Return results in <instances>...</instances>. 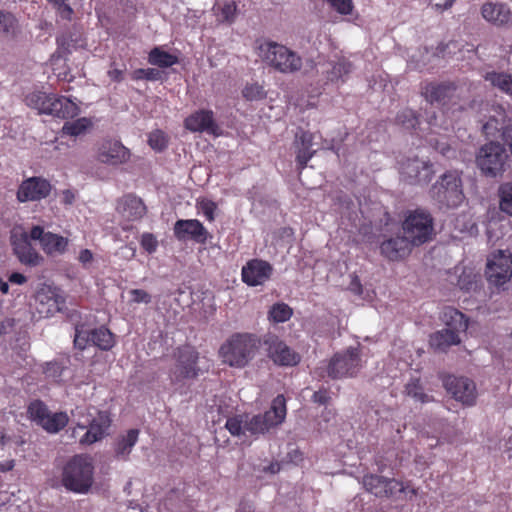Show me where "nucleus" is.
<instances>
[{"mask_svg": "<svg viewBox=\"0 0 512 512\" xmlns=\"http://www.w3.org/2000/svg\"><path fill=\"white\" fill-rule=\"evenodd\" d=\"M261 344V338L254 333L236 332L220 346L218 354L222 363L242 369L254 359Z\"/></svg>", "mask_w": 512, "mask_h": 512, "instance_id": "f257e3e1", "label": "nucleus"}, {"mask_svg": "<svg viewBox=\"0 0 512 512\" xmlns=\"http://www.w3.org/2000/svg\"><path fill=\"white\" fill-rule=\"evenodd\" d=\"M421 95L431 105H436L444 113L461 112L460 88L453 81H426L421 83Z\"/></svg>", "mask_w": 512, "mask_h": 512, "instance_id": "f03ea898", "label": "nucleus"}, {"mask_svg": "<svg viewBox=\"0 0 512 512\" xmlns=\"http://www.w3.org/2000/svg\"><path fill=\"white\" fill-rule=\"evenodd\" d=\"M94 481V464L91 456L78 454L64 466L62 472L63 486L75 493H86Z\"/></svg>", "mask_w": 512, "mask_h": 512, "instance_id": "7ed1b4c3", "label": "nucleus"}, {"mask_svg": "<svg viewBox=\"0 0 512 512\" xmlns=\"http://www.w3.org/2000/svg\"><path fill=\"white\" fill-rule=\"evenodd\" d=\"M364 489L378 498L402 499L411 501L418 494V489L410 481L403 482L368 473L362 477Z\"/></svg>", "mask_w": 512, "mask_h": 512, "instance_id": "20e7f679", "label": "nucleus"}, {"mask_svg": "<svg viewBox=\"0 0 512 512\" xmlns=\"http://www.w3.org/2000/svg\"><path fill=\"white\" fill-rule=\"evenodd\" d=\"M26 104L38 110L39 114H47L60 119L74 118L80 113V108L65 96H58L43 91H33L25 98Z\"/></svg>", "mask_w": 512, "mask_h": 512, "instance_id": "39448f33", "label": "nucleus"}, {"mask_svg": "<svg viewBox=\"0 0 512 512\" xmlns=\"http://www.w3.org/2000/svg\"><path fill=\"white\" fill-rule=\"evenodd\" d=\"M475 163L486 177H501L510 167L505 146L497 141L482 145L476 152Z\"/></svg>", "mask_w": 512, "mask_h": 512, "instance_id": "423d86ee", "label": "nucleus"}, {"mask_svg": "<svg viewBox=\"0 0 512 512\" xmlns=\"http://www.w3.org/2000/svg\"><path fill=\"white\" fill-rule=\"evenodd\" d=\"M259 56L270 67L280 73H295L302 68V58L288 47L273 41L259 46Z\"/></svg>", "mask_w": 512, "mask_h": 512, "instance_id": "0eeeda50", "label": "nucleus"}, {"mask_svg": "<svg viewBox=\"0 0 512 512\" xmlns=\"http://www.w3.org/2000/svg\"><path fill=\"white\" fill-rule=\"evenodd\" d=\"M199 358V352L190 344L176 347L173 351L174 365L169 372L171 383L177 385L186 380L196 379L201 373L198 366Z\"/></svg>", "mask_w": 512, "mask_h": 512, "instance_id": "6e6552de", "label": "nucleus"}, {"mask_svg": "<svg viewBox=\"0 0 512 512\" xmlns=\"http://www.w3.org/2000/svg\"><path fill=\"white\" fill-rule=\"evenodd\" d=\"M403 233L414 245L420 246L433 239L434 219L431 213L423 208L408 210L402 222Z\"/></svg>", "mask_w": 512, "mask_h": 512, "instance_id": "1a4fd4ad", "label": "nucleus"}, {"mask_svg": "<svg viewBox=\"0 0 512 512\" xmlns=\"http://www.w3.org/2000/svg\"><path fill=\"white\" fill-rule=\"evenodd\" d=\"M430 195L441 206L448 208L459 206L464 199L460 173L453 170L441 175L432 185Z\"/></svg>", "mask_w": 512, "mask_h": 512, "instance_id": "9d476101", "label": "nucleus"}, {"mask_svg": "<svg viewBox=\"0 0 512 512\" xmlns=\"http://www.w3.org/2000/svg\"><path fill=\"white\" fill-rule=\"evenodd\" d=\"M286 411L285 397L277 395L273 399L270 409L264 414L254 415L251 418L245 415V430L252 435L264 434L284 421Z\"/></svg>", "mask_w": 512, "mask_h": 512, "instance_id": "9b49d317", "label": "nucleus"}, {"mask_svg": "<svg viewBox=\"0 0 512 512\" xmlns=\"http://www.w3.org/2000/svg\"><path fill=\"white\" fill-rule=\"evenodd\" d=\"M60 292L63 290H36L29 301L32 319L37 321L67 311L66 299Z\"/></svg>", "mask_w": 512, "mask_h": 512, "instance_id": "f8f14e48", "label": "nucleus"}, {"mask_svg": "<svg viewBox=\"0 0 512 512\" xmlns=\"http://www.w3.org/2000/svg\"><path fill=\"white\" fill-rule=\"evenodd\" d=\"M362 368L360 350L358 347H349L338 352L328 362L326 372L331 379L354 377Z\"/></svg>", "mask_w": 512, "mask_h": 512, "instance_id": "ddd939ff", "label": "nucleus"}, {"mask_svg": "<svg viewBox=\"0 0 512 512\" xmlns=\"http://www.w3.org/2000/svg\"><path fill=\"white\" fill-rule=\"evenodd\" d=\"M262 343L266 346L268 358L277 366L293 367L301 361L300 354L274 334L266 335Z\"/></svg>", "mask_w": 512, "mask_h": 512, "instance_id": "4468645a", "label": "nucleus"}, {"mask_svg": "<svg viewBox=\"0 0 512 512\" xmlns=\"http://www.w3.org/2000/svg\"><path fill=\"white\" fill-rule=\"evenodd\" d=\"M485 276L489 284L504 285L512 276V254L498 250L487 261Z\"/></svg>", "mask_w": 512, "mask_h": 512, "instance_id": "2eb2a0df", "label": "nucleus"}, {"mask_svg": "<svg viewBox=\"0 0 512 512\" xmlns=\"http://www.w3.org/2000/svg\"><path fill=\"white\" fill-rule=\"evenodd\" d=\"M112 419L107 411H98L97 415L89 422L88 426L77 424L73 428V436H75L78 429L86 430L85 433L79 438V444L82 446H89L96 442L101 441L108 435L111 427Z\"/></svg>", "mask_w": 512, "mask_h": 512, "instance_id": "dca6fc26", "label": "nucleus"}, {"mask_svg": "<svg viewBox=\"0 0 512 512\" xmlns=\"http://www.w3.org/2000/svg\"><path fill=\"white\" fill-rule=\"evenodd\" d=\"M401 179L411 185L427 184L431 181L434 171L432 164L417 157L407 158L400 162Z\"/></svg>", "mask_w": 512, "mask_h": 512, "instance_id": "f3484780", "label": "nucleus"}, {"mask_svg": "<svg viewBox=\"0 0 512 512\" xmlns=\"http://www.w3.org/2000/svg\"><path fill=\"white\" fill-rule=\"evenodd\" d=\"M443 385L453 398L464 405L472 406L476 401V385L466 377L447 375L443 379Z\"/></svg>", "mask_w": 512, "mask_h": 512, "instance_id": "a211bd4d", "label": "nucleus"}, {"mask_svg": "<svg viewBox=\"0 0 512 512\" xmlns=\"http://www.w3.org/2000/svg\"><path fill=\"white\" fill-rule=\"evenodd\" d=\"M130 158V151L116 140H104L97 148V160L107 165H120Z\"/></svg>", "mask_w": 512, "mask_h": 512, "instance_id": "6ab92c4d", "label": "nucleus"}, {"mask_svg": "<svg viewBox=\"0 0 512 512\" xmlns=\"http://www.w3.org/2000/svg\"><path fill=\"white\" fill-rule=\"evenodd\" d=\"M52 186L42 177H31L21 183L17 191L20 202L39 201L49 196Z\"/></svg>", "mask_w": 512, "mask_h": 512, "instance_id": "aec40b11", "label": "nucleus"}, {"mask_svg": "<svg viewBox=\"0 0 512 512\" xmlns=\"http://www.w3.org/2000/svg\"><path fill=\"white\" fill-rule=\"evenodd\" d=\"M272 265L261 259H252L242 268V280L248 286L263 285L273 274Z\"/></svg>", "mask_w": 512, "mask_h": 512, "instance_id": "412c9836", "label": "nucleus"}, {"mask_svg": "<svg viewBox=\"0 0 512 512\" xmlns=\"http://www.w3.org/2000/svg\"><path fill=\"white\" fill-rule=\"evenodd\" d=\"M186 129L192 132H206L208 134L220 135V128L214 119V113L211 110L201 109L191 114L185 119Z\"/></svg>", "mask_w": 512, "mask_h": 512, "instance_id": "4be33fe9", "label": "nucleus"}, {"mask_svg": "<svg viewBox=\"0 0 512 512\" xmlns=\"http://www.w3.org/2000/svg\"><path fill=\"white\" fill-rule=\"evenodd\" d=\"M482 17L496 27L512 25V11L505 3L485 2L481 6Z\"/></svg>", "mask_w": 512, "mask_h": 512, "instance_id": "5701e85b", "label": "nucleus"}, {"mask_svg": "<svg viewBox=\"0 0 512 512\" xmlns=\"http://www.w3.org/2000/svg\"><path fill=\"white\" fill-rule=\"evenodd\" d=\"M174 234L178 240H186L188 238L197 243L204 244L208 238V231L199 220H178L174 225Z\"/></svg>", "mask_w": 512, "mask_h": 512, "instance_id": "b1692460", "label": "nucleus"}, {"mask_svg": "<svg viewBox=\"0 0 512 512\" xmlns=\"http://www.w3.org/2000/svg\"><path fill=\"white\" fill-rule=\"evenodd\" d=\"M314 135L309 131L299 129L295 135L294 146L296 149V162L299 170H303L308 161L317 152V147L314 143Z\"/></svg>", "mask_w": 512, "mask_h": 512, "instance_id": "393cba45", "label": "nucleus"}, {"mask_svg": "<svg viewBox=\"0 0 512 512\" xmlns=\"http://www.w3.org/2000/svg\"><path fill=\"white\" fill-rule=\"evenodd\" d=\"M140 430L132 428L125 433H120L113 442V456L118 461H128L130 454L138 442Z\"/></svg>", "mask_w": 512, "mask_h": 512, "instance_id": "a878e982", "label": "nucleus"}, {"mask_svg": "<svg viewBox=\"0 0 512 512\" xmlns=\"http://www.w3.org/2000/svg\"><path fill=\"white\" fill-rule=\"evenodd\" d=\"M413 246L415 245L403 233V236H396L383 241L380 249L385 257L395 261L409 255Z\"/></svg>", "mask_w": 512, "mask_h": 512, "instance_id": "bb28decb", "label": "nucleus"}, {"mask_svg": "<svg viewBox=\"0 0 512 512\" xmlns=\"http://www.w3.org/2000/svg\"><path fill=\"white\" fill-rule=\"evenodd\" d=\"M117 210L127 220H137L145 215L146 206L141 198L128 194L119 200Z\"/></svg>", "mask_w": 512, "mask_h": 512, "instance_id": "cd10ccee", "label": "nucleus"}, {"mask_svg": "<svg viewBox=\"0 0 512 512\" xmlns=\"http://www.w3.org/2000/svg\"><path fill=\"white\" fill-rule=\"evenodd\" d=\"M14 252L20 262L26 265L36 266L42 260V257L31 246L26 233L17 242H14Z\"/></svg>", "mask_w": 512, "mask_h": 512, "instance_id": "c85d7f7f", "label": "nucleus"}, {"mask_svg": "<svg viewBox=\"0 0 512 512\" xmlns=\"http://www.w3.org/2000/svg\"><path fill=\"white\" fill-rule=\"evenodd\" d=\"M509 120L507 118L505 109L500 106L493 107V114L489 116L488 121L483 124L482 130L486 136L495 137L498 132H503L508 125Z\"/></svg>", "mask_w": 512, "mask_h": 512, "instance_id": "c756f323", "label": "nucleus"}, {"mask_svg": "<svg viewBox=\"0 0 512 512\" xmlns=\"http://www.w3.org/2000/svg\"><path fill=\"white\" fill-rule=\"evenodd\" d=\"M461 339L458 333L452 329H442L430 336V346L439 352H446L451 346L460 344Z\"/></svg>", "mask_w": 512, "mask_h": 512, "instance_id": "7c9ffc66", "label": "nucleus"}, {"mask_svg": "<svg viewBox=\"0 0 512 512\" xmlns=\"http://www.w3.org/2000/svg\"><path fill=\"white\" fill-rule=\"evenodd\" d=\"M352 71V64L342 58L338 61H331L326 64V69L323 71V73L326 76L327 81L329 82H345L348 75Z\"/></svg>", "mask_w": 512, "mask_h": 512, "instance_id": "2f4dec72", "label": "nucleus"}, {"mask_svg": "<svg viewBox=\"0 0 512 512\" xmlns=\"http://www.w3.org/2000/svg\"><path fill=\"white\" fill-rule=\"evenodd\" d=\"M442 320L447 326L446 329H452L456 333L466 331L468 328V319L459 310L453 307H446L443 310Z\"/></svg>", "mask_w": 512, "mask_h": 512, "instance_id": "473e14b6", "label": "nucleus"}, {"mask_svg": "<svg viewBox=\"0 0 512 512\" xmlns=\"http://www.w3.org/2000/svg\"><path fill=\"white\" fill-rule=\"evenodd\" d=\"M484 79L494 88L512 97V74L490 71L484 75Z\"/></svg>", "mask_w": 512, "mask_h": 512, "instance_id": "72a5a7b5", "label": "nucleus"}, {"mask_svg": "<svg viewBox=\"0 0 512 512\" xmlns=\"http://www.w3.org/2000/svg\"><path fill=\"white\" fill-rule=\"evenodd\" d=\"M91 344L100 350L109 351L115 345V336L108 328L101 326L91 330Z\"/></svg>", "mask_w": 512, "mask_h": 512, "instance_id": "f704fd0d", "label": "nucleus"}, {"mask_svg": "<svg viewBox=\"0 0 512 512\" xmlns=\"http://www.w3.org/2000/svg\"><path fill=\"white\" fill-rule=\"evenodd\" d=\"M67 362L63 360L54 359L45 362L41 368L45 379L50 383L59 384L62 381V375L67 370Z\"/></svg>", "mask_w": 512, "mask_h": 512, "instance_id": "c9c22d12", "label": "nucleus"}, {"mask_svg": "<svg viewBox=\"0 0 512 512\" xmlns=\"http://www.w3.org/2000/svg\"><path fill=\"white\" fill-rule=\"evenodd\" d=\"M499 210L512 217V181L503 182L497 189Z\"/></svg>", "mask_w": 512, "mask_h": 512, "instance_id": "e433bc0d", "label": "nucleus"}, {"mask_svg": "<svg viewBox=\"0 0 512 512\" xmlns=\"http://www.w3.org/2000/svg\"><path fill=\"white\" fill-rule=\"evenodd\" d=\"M68 241L66 238L57 234L47 232L46 237L42 239V248L48 254L63 253L66 250Z\"/></svg>", "mask_w": 512, "mask_h": 512, "instance_id": "4c0bfd02", "label": "nucleus"}, {"mask_svg": "<svg viewBox=\"0 0 512 512\" xmlns=\"http://www.w3.org/2000/svg\"><path fill=\"white\" fill-rule=\"evenodd\" d=\"M69 422L68 415L65 412L48 413L41 427L48 433H58Z\"/></svg>", "mask_w": 512, "mask_h": 512, "instance_id": "58836bf2", "label": "nucleus"}, {"mask_svg": "<svg viewBox=\"0 0 512 512\" xmlns=\"http://www.w3.org/2000/svg\"><path fill=\"white\" fill-rule=\"evenodd\" d=\"M149 62L161 68H168L178 63V57L155 47L149 53Z\"/></svg>", "mask_w": 512, "mask_h": 512, "instance_id": "ea45409f", "label": "nucleus"}, {"mask_svg": "<svg viewBox=\"0 0 512 512\" xmlns=\"http://www.w3.org/2000/svg\"><path fill=\"white\" fill-rule=\"evenodd\" d=\"M19 29V23L15 15L7 10H0V33L12 37Z\"/></svg>", "mask_w": 512, "mask_h": 512, "instance_id": "a19ab883", "label": "nucleus"}, {"mask_svg": "<svg viewBox=\"0 0 512 512\" xmlns=\"http://www.w3.org/2000/svg\"><path fill=\"white\" fill-rule=\"evenodd\" d=\"M217 21L220 23H233L236 18L237 5L234 1L225 2L222 6L216 4L213 7Z\"/></svg>", "mask_w": 512, "mask_h": 512, "instance_id": "79ce46f5", "label": "nucleus"}, {"mask_svg": "<svg viewBox=\"0 0 512 512\" xmlns=\"http://www.w3.org/2000/svg\"><path fill=\"white\" fill-rule=\"evenodd\" d=\"M405 393L415 401L421 403H427L432 400V397L424 392V388L419 378L411 379L405 385Z\"/></svg>", "mask_w": 512, "mask_h": 512, "instance_id": "37998d69", "label": "nucleus"}, {"mask_svg": "<svg viewBox=\"0 0 512 512\" xmlns=\"http://www.w3.org/2000/svg\"><path fill=\"white\" fill-rule=\"evenodd\" d=\"M29 418L37 425L41 426L46 419L49 410L46 404L41 400L32 401L27 409Z\"/></svg>", "mask_w": 512, "mask_h": 512, "instance_id": "c03bdc74", "label": "nucleus"}, {"mask_svg": "<svg viewBox=\"0 0 512 512\" xmlns=\"http://www.w3.org/2000/svg\"><path fill=\"white\" fill-rule=\"evenodd\" d=\"M396 123L406 130H412L419 125V119L415 111L405 108L398 112Z\"/></svg>", "mask_w": 512, "mask_h": 512, "instance_id": "a18cd8bd", "label": "nucleus"}, {"mask_svg": "<svg viewBox=\"0 0 512 512\" xmlns=\"http://www.w3.org/2000/svg\"><path fill=\"white\" fill-rule=\"evenodd\" d=\"M292 314V309L287 304L276 303L269 310V319L275 323H282L288 321Z\"/></svg>", "mask_w": 512, "mask_h": 512, "instance_id": "49530a36", "label": "nucleus"}, {"mask_svg": "<svg viewBox=\"0 0 512 512\" xmlns=\"http://www.w3.org/2000/svg\"><path fill=\"white\" fill-rule=\"evenodd\" d=\"M90 124L91 122L87 118L83 117L72 122H66L62 131L66 135L79 136L86 131Z\"/></svg>", "mask_w": 512, "mask_h": 512, "instance_id": "de8ad7c7", "label": "nucleus"}, {"mask_svg": "<svg viewBox=\"0 0 512 512\" xmlns=\"http://www.w3.org/2000/svg\"><path fill=\"white\" fill-rule=\"evenodd\" d=\"M226 429L233 436H241L245 433V415L229 417L225 424Z\"/></svg>", "mask_w": 512, "mask_h": 512, "instance_id": "09e8293b", "label": "nucleus"}, {"mask_svg": "<svg viewBox=\"0 0 512 512\" xmlns=\"http://www.w3.org/2000/svg\"><path fill=\"white\" fill-rule=\"evenodd\" d=\"M91 344V330L86 331L83 325L75 326L74 346L79 350L86 349Z\"/></svg>", "mask_w": 512, "mask_h": 512, "instance_id": "8fccbe9b", "label": "nucleus"}, {"mask_svg": "<svg viewBox=\"0 0 512 512\" xmlns=\"http://www.w3.org/2000/svg\"><path fill=\"white\" fill-rule=\"evenodd\" d=\"M148 144L153 150L161 152L166 149L168 140L163 131L155 130L149 134Z\"/></svg>", "mask_w": 512, "mask_h": 512, "instance_id": "3c124183", "label": "nucleus"}, {"mask_svg": "<svg viewBox=\"0 0 512 512\" xmlns=\"http://www.w3.org/2000/svg\"><path fill=\"white\" fill-rule=\"evenodd\" d=\"M243 97L249 101L261 100L265 98L266 92L259 84L247 85L242 91Z\"/></svg>", "mask_w": 512, "mask_h": 512, "instance_id": "603ef678", "label": "nucleus"}, {"mask_svg": "<svg viewBox=\"0 0 512 512\" xmlns=\"http://www.w3.org/2000/svg\"><path fill=\"white\" fill-rule=\"evenodd\" d=\"M329 6L342 15H349L352 13L354 5L352 0H323Z\"/></svg>", "mask_w": 512, "mask_h": 512, "instance_id": "864d4df0", "label": "nucleus"}, {"mask_svg": "<svg viewBox=\"0 0 512 512\" xmlns=\"http://www.w3.org/2000/svg\"><path fill=\"white\" fill-rule=\"evenodd\" d=\"M135 73L137 79L143 78L149 81L161 80L163 77V72L156 68L138 69Z\"/></svg>", "mask_w": 512, "mask_h": 512, "instance_id": "5fc2aeb1", "label": "nucleus"}, {"mask_svg": "<svg viewBox=\"0 0 512 512\" xmlns=\"http://www.w3.org/2000/svg\"><path fill=\"white\" fill-rule=\"evenodd\" d=\"M198 208L205 215L206 219L210 222L214 221V212L217 208L216 204L208 199H202L198 202Z\"/></svg>", "mask_w": 512, "mask_h": 512, "instance_id": "6e6d98bb", "label": "nucleus"}, {"mask_svg": "<svg viewBox=\"0 0 512 512\" xmlns=\"http://www.w3.org/2000/svg\"><path fill=\"white\" fill-rule=\"evenodd\" d=\"M15 341L19 344L13 345L12 349L18 350V348H19V351H18L19 354L21 352H26L29 350V348H30L29 336H28V332L26 330H23V331L20 330L17 334Z\"/></svg>", "mask_w": 512, "mask_h": 512, "instance_id": "4d7b16f0", "label": "nucleus"}, {"mask_svg": "<svg viewBox=\"0 0 512 512\" xmlns=\"http://www.w3.org/2000/svg\"><path fill=\"white\" fill-rule=\"evenodd\" d=\"M151 300L150 294L146 290H129L128 301L131 303L147 304Z\"/></svg>", "mask_w": 512, "mask_h": 512, "instance_id": "13d9d810", "label": "nucleus"}, {"mask_svg": "<svg viewBox=\"0 0 512 512\" xmlns=\"http://www.w3.org/2000/svg\"><path fill=\"white\" fill-rule=\"evenodd\" d=\"M141 246L148 253H153L158 247V241L156 237L151 233H145L141 238Z\"/></svg>", "mask_w": 512, "mask_h": 512, "instance_id": "bf43d9fd", "label": "nucleus"}, {"mask_svg": "<svg viewBox=\"0 0 512 512\" xmlns=\"http://www.w3.org/2000/svg\"><path fill=\"white\" fill-rule=\"evenodd\" d=\"M469 277H470V275H467V276L464 275V276L460 277L459 288H479V287L483 286L481 275L474 274V275H472L471 280L466 282V278H469Z\"/></svg>", "mask_w": 512, "mask_h": 512, "instance_id": "052dcab7", "label": "nucleus"}, {"mask_svg": "<svg viewBox=\"0 0 512 512\" xmlns=\"http://www.w3.org/2000/svg\"><path fill=\"white\" fill-rule=\"evenodd\" d=\"M331 395L328 388H321L312 395V401L319 405H326L330 402Z\"/></svg>", "mask_w": 512, "mask_h": 512, "instance_id": "680f3d73", "label": "nucleus"}, {"mask_svg": "<svg viewBox=\"0 0 512 512\" xmlns=\"http://www.w3.org/2000/svg\"><path fill=\"white\" fill-rule=\"evenodd\" d=\"M353 293L352 301L356 302L357 300H365L371 302L375 296V290H351Z\"/></svg>", "mask_w": 512, "mask_h": 512, "instance_id": "e2e57ef3", "label": "nucleus"}, {"mask_svg": "<svg viewBox=\"0 0 512 512\" xmlns=\"http://www.w3.org/2000/svg\"><path fill=\"white\" fill-rule=\"evenodd\" d=\"M455 0H429V4L438 12L450 9Z\"/></svg>", "mask_w": 512, "mask_h": 512, "instance_id": "0e129e2a", "label": "nucleus"}, {"mask_svg": "<svg viewBox=\"0 0 512 512\" xmlns=\"http://www.w3.org/2000/svg\"><path fill=\"white\" fill-rule=\"evenodd\" d=\"M16 320L13 318H6L0 324V335H6L15 331Z\"/></svg>", "mask_w": 512, "mask_h": 512, "instance_id": "69168bd1", "label": "nucleus"}, {"mask_svg": "<svg viewBox=\"0 0 512 512\" xmlns=\"http://www.w3.org/2000/svg\"><path fill=\"white\" fill-rule=\"evenodd\" d=\"M59 15L65 20H71L73 9L66 1H63V4H58L55 6Z\"/></svg>", "mask_w": 512, "mask_h": 512, "instance_id": "338daca9", "label": "nucleus"}, {"mask_svg": "<svg viewBox=\"0 0 512 512\" xmlns=\"http://www.w3.org/2000/svg\"><path fill=\"white\" fill-rule=\"evenodd\" d=\"M46 233L41 226H34L28 235V239L39 240L42 244V239L46 237Z\"/></svg>", "mask_w": 512, "mask_h": 512, "instance_id": "774afa93", "label": "nucleus"}]
</instances>
